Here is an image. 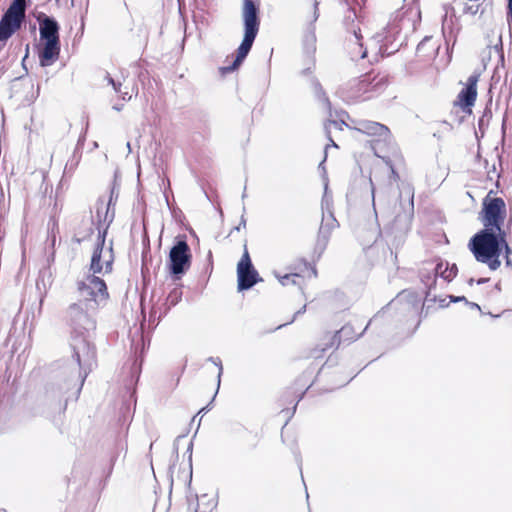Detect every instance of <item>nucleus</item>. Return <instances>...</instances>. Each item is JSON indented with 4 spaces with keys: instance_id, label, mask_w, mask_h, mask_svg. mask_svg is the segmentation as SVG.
I'll use <instances>...</instances> for the list:
<instances>
[{
    "instance_id": "obj_10",
    "label": "nucleus",
    "mask_w": 512,
    "mask_h": 512,
    "mask_svg": "<svg viewBox=\"0 0 512 512\" xmlns=\"http://www.w3.org/2000/svg\"><path fill=\"white\" fill-rule=\"evenodd\" d=\"M479 75L474 73L467 79L466 86L459 92L454 105L460 107L464 112L471 113L472 107L477 98V83Z\"/></svg>"
},
{
    "instance_id": "obj_23",
    "label": "nucleus",
    "mask_w": 512,
    "mask_h": 512,
    "mask_svg": "<svg viewBox=\"0 0 512 512\" xmlns=\"http://www.w3.org/2000/svg\"><path fill=\"white\" fill-rule=\"evenodd\" d=\"M383 161L385 162L388 170H389V180H388V185H392V183H396L398 182L399 180V175L398 173L395 171L391 161L389 159H385L383 158Z\"/></svg>"
},
{
    "instance_id": "obj_34",
    "label": "nucleus",
    "mask_w": 512,
    "mask_h": 512,
    "mask_svg": "<svg viewBox=\"0 0 512 512\" xmlns=\"http://www.w3.org/2000/svg\"><path fill=\"white\" fill-rule=\"evenodd\" d=\"M465 297H458V298H454L453 301H460V300H464Z\"/></svg>"
},
{
    "instance_id": "obj_27",
    "label": "nucleus",
    "mask_w": 512,
    "mask_h": 512,
    "mask_svg": "<svg viewBox=\"0 0 512 512\" xmlns=\"http://www.w3.org/2000/svg\"><path fill=\"white\" fill-rule=\"evenodd\" d=\"M478 10H479V5H471V6H466L464 8V12L466 14H470V15H476L478 13Z\"/></svg>"
},
{
    "instance_id": "obj_4",
    "label": "nucleus",
    "mask_w": 512,
    "mask_h": 512,
    "mask_svg": "<svg viewBox=\"0 0 512 512\" xmlns=\"http://www.w3.org/2000/svg\"><path fill=\"white\" fill-rule=\"evenodd\" d=\"M106 230L99 232L98 241L94 248L90 269L92 272L91 275L97 276L96 274H109L112 272L113 263H114V253L112 247V241L106 245L105 244Z\"/></svg>"
},
{
    "instance_id": "obj_16",
    "label": "nucleus",
    "mask_w": 512,
    "mask_h": 512,
    "mask_svg": "<svg viewBox=\"0 0 512 512\" xmlns=\"http://www.w3.org/2000/svg\"><path fill=\"white\" fill-rule=\"evenodd\" d=\"M301 9L307 23L311 26L319 17V0H300Z\"/></svg>"
},
{
    "instance_id": "obj_1",
    "label": "nucleus",
    "mask_w": 512,
    "mask_h": 512,
    "mask_svg": "<svg viewBox=\"0 0 512 512\" xmlns=\"http://www.w3.org/2000/svg\"><path fill=\"white\" fill-rule=\"evenodd\" d=\"M77 291L79 299L67 307L65 319L73 334L84 336L96 328L97 310L106 304L109 293L104 280L94 275L79 280Z\"/></svg>"
},
{
    "instance_id": "obj_36",
    "label": "nucleus",
    "mask_w": 512,
    "mask_h": 512,
    "mask_svg": "<svg viewBox=\"0 0 512 512\" xmlns=\"http://www.w3.org/2000/svg\"><path fill=\"white\" fill-rule=\"evenodd\" d=\"M127 148H128V152L130 153V152H131V145H130V142H127Z\"/></svg>"
},
{
    "instance_id": "obj_39",
    "label": "nucleus",
    "mask_w": 512,
    "mask_h": 512,
    "mask_svg": "<svg viewBox=\"0 0 512 512\" xmlns=\"http://www.w3.org/2000/svg\"><path fill=\"white\" fill-rule=\"evenodd\" d=\"M310 36H311V40H314V39H315V36H314V33H313V32L311 33V35H310Z\"/></svg>"
},
{
    "instance_id": "obj_30",
    "label": "nucleus",
    "mask_w": 512,
    "mask_h": 512,
    "mask_svg": "<svg viewBox=\"0 0 512 512\" xmlns=\"http://www.w3.org/2000/svg\"><path fill=\"white\" fill-rule=\"evenodd\" d=\"M214 363H215L216 365H218V366H219L218 379L220 380V377H221V374H222V370H223V367H222L221 361H220V359H219V358H217V359L214 361Z\"/></svg>"
},
{
    "instance_id": "obj_13",
    "label": "nucleus",
    "mask_w": 512,
    "mask_h": 512,
    "mask_svg": "<svg viewBox=\"0 0 512 512\" xmlns=\"http://www.w3.org/2000/svg\"><path fill=\"white\" fill-rule=\"evenodd\" d=\"M60 41H43V46L39 50V60L43 67L52 65L59 57Z\"/></svg>"
},
{
    "instance_id": "obj_32",
    "label": "nucleus",
    "mask_w": 512,
    "mask_h": 512,
    "mask_svg": "<svg viewBox=\"0 0 512 512\" xmlns=\"http://www.w3.org/2000/svg\"><path fill=\"white\" fill-rule=\"evenodd\" d=\"M195 511H196V512H209V511H207V510H205V509H202V508H201V506H200V503H198L197 508H196V510H195Z\"/></svg>"
},
{
    "instance_id": "obj_31",
    "label": "nucleus",
    "mask_w": 512,
    "mask_h": 512,
    "mask_svg": "<svg viewBox=\"0 0 512 512\" xmlns=\"http://www.w3.org/2000/svg\"><path fill=\"white\" fill-rule=\"evenodd\" d=\"M384 39H385L384 35L380 34V33L373 36V40L376 42H382Z\"/></svg>"
},
{
    "instance_id": "obj_21",
    "label": "nucleus",
    "mask_w": 512,
    "mask_h": 512,
    "mask_svg": "<svg viewBox=\"0 0 512 512\" xmlns=\"http://www.w3.org/2000/svg\"><path fill=\"white\" fill-rule=\"evenodd\" d=\"M382 193H383V191H380V194H382ZM388 193H389V189L387 187L384 191V194L388 195ZM379 202H380V204H382V202H385V203H383L384 204V207H383L384 212L388 213L390 216L398 215V212L396 210V203L394 204L393 208L390 207L389 201L387 199H382V195H380V197H379Z\"/></svg>"
},
{
    "instance_id": "obj_38",
    "label": "nucleus",
    "mask_w": 512,
    "mask_h": 512,
    "mask_svg": "<svg viewBox=\"0 0 512 512\" xmlns=\"http://www.w3.org/2000/svg\"><path fill=\"white\" fill-rule=\"evenodd\" d=\"M324 102L329 106V104H330V103H329L328 98H326V97H325V98H324Z\"/></svg>"
},
{
    "instance_id": "obj_12",
    "label": "nucleus",
    "mask_w": 512,
    "mask_h": 512,
    "mask_svg": "<svg viewBox=\"0 0 512 512\" xmlns=\"http://www.w3.org/2000/svg\"><path fill=\"white\" fill-rule=\"evenodd\" d=\"M111 198L107 201L104 198H99L96 202V219L98 222V229L101 232L107 231L108 226L114 219V211H110Z\"/></svg>"
},
{
    "instance_id": "obj_40",
    "label": "nucleus",
    "mask_w": 512,
    "mask_h": 512,
    "mask_svg": "<svg viewBox=\"0 0 512 512\" xmlns=\"http://www.w3.org/2000/svg\"><path fill=\"white\" fill-rule=\"evenodd\" d=\"M485 281H486L485 279H480V280L478 281V283H484Z\"/></svg>"
},
{
    "instance_id": "obj_24",
    "label": "nucleus",
    "mask_w": 512,
    "mask_h": 512,
    "mask_svg": "<svg viewBox=\"0 0 512 512\" xmlns=\"http://www.w3.org/2000/svg\"><path fill=\"white\" fill-rule=\"evenodd\" d=\"M406 194L408 197V208L410 211L413 210V198H414V191L410 186L404 187L402 191L399 192V198L402 197V194Z\"/></svg>"
},
{
    "instance_id": "obj_22",
    "label": "nucleus",
    "mask_w": 512,
    "mask_h": 512,
    "mask_svg": "<svg viewBox=\"0 0 512 512\" xmlns=\"http://www.w3.org/2000/svg\"><path fill=\"white\" fill-rule=\"evenodd\" d=\"M108 83L111 84L115 90V92L120 93L123 100H130L131 94L128 91H122L120 82H116L113 78L107 77Z\"/></svg>"
},
{
    "instance_id": "obj_2",
    "label": "nucleus",
    "mask_w": 512,
    "mask_h": 512,
    "mask_svg": "<svg viewBox=\"0 0 512 512\" xmlns=\"http://www.w3.org/2000/svg\"><path fill=\"white\" fill-rule=\"evenodd\" d=\"M469 248L475 259L487 264L491 270H496L500 267L501 234L497 235L491 229H484L471 238Z\"/></svg>"
},
{
    "instance_id": "obj_41",
    "label": "nucleus",
    "mask_w": 512,
    "mask_h": 512,
    "mask_svg": "<svg viewBox=\"0 0 512 512\" xmlns=\"http://www.w3.org/2000/svg\"><path fill=\"white\" fill-rule=\"evenodd\" d=\"M113 108L118 110V111L121 109L119 106H114Z\"/></svg>"
},
{
    "instance_id": "obj_8",
    "label": "nucleus",
    "mask_w": 512,
    "mask_h": 512,
    "mask_svg": "<svg viewBox=\"0 0 512 512\" xmlns=\"http://www.w3.org/2000/svg\"><path fill=\"white\" fill-rule=\"evenodd\" d=\"M79 339H74V342L72 344L73 351H74V357L80 367L84 371V375L80 374L79 379V389L83 386L84 380L88 374V371L91 370L92 363L95 358V349L94 347L89 343V341L84 336H78Z\"/></svg>"
},
{
    "instance_id": "obj_18",
    "label": "nucleus",
    "mask_w": 512,
    "mask_h": 512,
    "mask_svg": "<svg viewBox=\"0 0 512 512\" xmlns=\"http://www.w3.org/2000/svg\"><path fill=\"white\" fill-rule=\"evenodd\" d=\"M434 270L437 276L442 277L446 281H451L457 275L458 271L455 264L449 267L448 263L444 264L443 262L438 263Z\"/></svg>"
},
{
    "instance_id": "obj_37",
    "label": "nucleus",
    "mask_w": 512,
    "mask_h": 512,
    "mask_svg": "<svg viewBox=\"0 0 512 512\" xmlns=\"http://www.w3.org/2000/svg\"><path fill=\"white\" fill-rule=\"evenodd\" d=\"M240 225H243V226H245V225H246V221H245V219H244L243 217H242V220H241V224H240Z\"/></svg>"
},
{
    "instance_id": "obj_25",
    "label": "nucleus",
    "mask_w": 512,
    "mask_h": 512,
    "mask_svg": "<svg viewBox=\"0 0 512 512\" xmlns=\"http://www.w3.org/2000/svg\"><path fill=\"white\" fill-rule=\"evenodd\" d=\"M501 242H502V249H505L506 265L512 266V251L503 237H501Z\"/></svg>"
},
{
    "instance_id": "obj_3",
    "label": "nucleus",
    "mask_w": 512,
    "mask_h": 512,
    "mask_svg": "<svg viewBox=\"0 0 512 512\" xmlns=\"http://www.w3.org/2000/svg\"><path fill=\"white\" fill-rule=\"evenodd\" d=\"M259 9L252 0H244L242 16L244 22V38L240 44L236 58L228 71L235 70L248 55L259 30Z\"/></svg>"
},
{
    "instance_id": "obj_19",
    "label": "nucleus",
    "mask_w": 512,
    "mask_h": 512,
    "mask_svg": "<svg viewBox=\"0 0 512 512\" xmlns=\"http://www.w3.org/2000/svg\"><path fill=\"white\" fill-rule=\"evenodd\" d=\"M343 125H345V122L343 120L341 121H337V120H328L326 123H325V132H326V135L330 141V144L326 145L325 147V154L327 153V150L330 146H333V147H337V144L332 140L330 134H331V129L332 128H335V129H339V130H342V127Z\"/></svg>"
},
{
    "instance_id": "obj_14",
    "label": "nucleus",
    "mask_w": 512,
    "mask_h": 512,
    "mask_svg": "<svg viewBox=\"0 0 512 512\" xmlns=\"http://www.w3.org/2000/svg\"><path fill=\"white\" fill-rule=\"evenodd\" d=\"M39 32L41 41H60L59 25L51 17L44 16L39 23Z\"/></svg>"
},
{
    "instance_id": "obj_17",
    "label": "nucleus",
    "mask_w": 512,
    "mask_h": 512,
    "mask_svg": "<svg viewBox=\"0 0 512 512\" xmlns=\"http://www.w3.org/2000/svg\"><path fill=\"white\" fill-rule=\"evenodd\" d=\"M336 225L337 221L331 213H329L327 216L323 214L322 224L319 229V237H322L324 241H326L331 230L334 229Z\"/></svg>"
},
{
    "instance_id": "obj_6",
    "label": "nucleus",
    "mask_w": 512,
    "mask_h": 512,
    "mask_svg": "<svg viewBox=\"0 0 512 512\" xmlns=\"http://www.w3.org/2000/svg\"><path fill=\"white\" fill-rule=\"evenodd\" d=\"M506 205L502 198L486 197L483 202L482 223L485 229L498 231L501 234V225L505 219Z\"/></svg>"
},
{
    "instance_id": "obj_20",
    "label": "nucleus",
    "mask_w": 512,
    "mask_h": 512,
    "mask_svg": "<svg viewBox=\"0 0 512 512\" xmlns=\"http://www.w3.org/2000/svg\"><path fill=\"white\" fill-rule=\"evenodd\" d=\"M276 277L279 279V282L283 286L297 285V286L301 287V281L303 280V278L299 274H296V273L286 274L284 276L276 275Z\"/></svg>"
},
{
    "instance_id": "obj_35",
    "label": "nucleus",
    "mask_w": 512,
    "mask_h": 512,
    "mask_svg": "<svg viewBox=\"0 0 512 512\" xmlns=\"http://www.w3.org/2000/svg\"><path fill=\"white\" fill-rule=\"evenodd\" d=\"M366 53H367V51H366V50H364V51L361 53V58H365V57H366Z\"/></svg>"
},
{
    "instance_id": "obj_33",
    "label": "nucleus",
    "mask_w": 512,
    "mask_h": 512,
    "mask_svg": "<svg viewBox=\"0 0 512 512\" xmlns=\"http://www.w3.org/2000/svg\"><path fill=\"white\" fill-rule=\"evenodd\" d=\"M354 37H355L356 41H359L361 38V36L356 31H354Z\"/></svg>"
},
{
    "instance_id": "obj_11",
    "label": "nucleus",
    "mask_w": 512,
    "mask_h": 512,
    "mask_svg": "<svg viewBox=\"0 0 512 512\" xmlns=\"http://www.w3.org/2000/svg\"><path fill=\"white\" fill-rule=\"evenodd\" d=\"M383 85L384 82L382 78L376 81L375 77H371V75H364L360 79L354 80L351 83L350 97L353 99H369L371 95L366 94L374 90H380Z\"/></svg>"
},
{
    "instance_id": "obj_28",
    "label": "nucleus",
    "mask_w": 512,
    "mask_h": 512,
    "mask_svg": "<svg viewBox=\"0 0 512 512\" xmlns=\"http://www.w3.org/2000/svg\"><path fill=\"white\" fill-rule=\"evenodd\" d=\"M507 21H508L509 25H512V0H508Z\"/></svg>"
},
{
    "instance_id": "obj_7",
    "label": "nucleus",
    "mask_w": 512,
    "mask_h": 512,
    "mask_svg": "<svg viewBox=\"0 0 512 512\" xmlns=\"http://www.w3.org/2000/svg\"><path fill=\"white\" fill-rule=\"evenodd\" d=\"M191 251L186 241H178L169 252L168 267L172 275L179 278L191 266Z\"/></svg>"
},
{
    "instance_id": "obj_29",
    "label": "nucleus",
    "mask_w": 512,
    "mask_h": 512,
    "mask_svg": "<svg viewBox=\"0 0 512 512\" xmlns=\"http://www.w3.org/2000/svg\"><path fill=\"white\" fill-rule=\"evenodd\" d=\"M370 185H371V192H372V203H373V207L375 208V187H374V184H373V181L371 178H370Z\"/></svg>"
},
{
    "instance_id": "obj_26",
    "label": "nucleus",
    "mask_w": 512,
    "mask_h": 512,
    "mask_svg": "<svg viewBox=\"0 0 512 512\" xmlns=\"http://www.w3.org/2000/svg\"><path fill=\"white\" fill-rule=\"evenodd\" d=\"M181 297V292L178 289H174L168 296V301L171 305H175Z\"/></svg>"
},
{
    "instance_id": "obj_5",
    "label": "nucleus",
    "mask_w": 512,
    "mask_h": 512,
    "mask_svg": "<svg viewBox=\"0 0 512 512\" xmlns=\"http://www.w3.org/2000/svg\"><path fill=\"white\" fill-rule=\"evenodd\" d=\"M27 1L13 0L0 20V41H7L25 20Z\"/></svg>"
},
{
    "instance_id": "obj_9",
    "label": "nucleus",
    "mask_w": 512,
    "mask_h": 512,
    "mask_svg": "<svg viewBox=\"0 0 512 512\" xmlns=\"http://www.w3.org/2000/svg\"><path fill=\"white\" fill-rule=\"evenodd\" d=\"M238 289L247 290L257 283V271L253 268L246 245L237 265Z\"/></svg>"
},
{
    "instance_id": "obj_15",
    "label": "nucleus",
    "mask_w": 512,
    "mask_h": 512,
    "mask_svg": "<svg viewBox=\"0 0 512 512\" xmlns=\"http://www.w3.org/2000/svg\"><path fill=\"white\" fill-rule=\"evenodd\" d=\"M357 130L367 135L384 138L389 134V130L385 125L373 121H361Z\"/></svg>"
}]
</instances>
